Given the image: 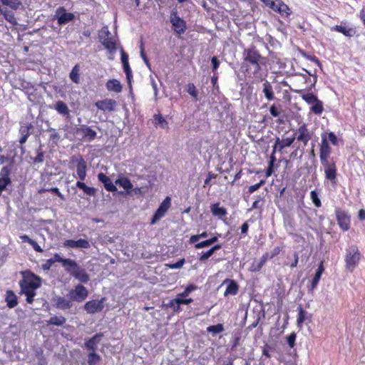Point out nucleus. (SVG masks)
Instances as JSON below:
<instances>
[{"label":"nucleus","instance_id":"f704fd0d","mask_svg":"<svg viewBox=\"0 0 365 365\" xmlns=\"http://www.w3.org/2000/svg\"><path fill=\"white\" fill-rule=\"evenodd\" d=\"M66 322V319L63 316H53L47 321L48 325L62 326Z\"/></svg>","mask_w":365,"mask_h":365},{"label":"nucleus","instance_id":"9d476101","mask_svg":"<svg viewBox=\"0 0 365 365\" xmlns=\"http://www.w3.org/2000/svg\"><path fill=\"white\" fill-rule=\"evenodd\" d=\"M171 205V198L169 196H167L164 200L160 203L159 207L155 211V214L153 216V218L150 221L151 225L155 224L158 221H159L161 218H163L165 213L169 210Z\"/></svg>","mask_w":365,"mask_h":365},{"label":"nucleus","instance_id":"ddd939ff","mask_svg":"<svg viewBox=\"0 0 365 365\" xmlns=\"http://www.w3.org/2000/svg\"><path fill=\"white\" fill-rule=\"evenodd\" d=\"M170 22L173 25L174 31L178 34H183L186 29V24L181 19L176 11H173L170 15Z\"/></svg>","mask_w":365,"mask_h":365},{"label":"nucleus","instance_id":"79ce46f5","mask_svg":"<svg viewBox=\"0 0 365 365\" xmlns=\"http://www.w3.org/2000/svg\"><path fill=\"white\" fill-rule=\"evenodd\" d=\"M207 331L210 333L216 334L222 332L224 331V327L222 324H217L216 325L209 326L207 328Z\"/></svg>","mask_w":365,"mask_h":365},{"label":"nucleus","instance_id":"a211bd4d","mask_svg":"<svg viewBox=\"0 0 365 365\" xmlns=\"http://www.w3.org/2000/svg\"><path fill=\"white\" fill-rule=\"evenodd\" d=\"M63 246L68 248H83L88 249L91 247L89 242L86 239H79L78 240H66L63 242Z\"/></svg>","mask_w":365,"mask_h":365},{"label":"nucleus","instance_id":"c756f323","mask_svg":"<svg viewBox=\"0 0 365 365\" xmlns=\"http://www.w3.org/2000/svg\"><path fill=\"white\" fill-rule=\"evenodd\" d=\"M262 92L267 101H273L274 99V93L273 88L269 82L266 81L263 85Z\"/></svg>","mask_w":365,"mask_h":365},{"label":"nucleus","instance_id":"4468645a","mask_svg":"<svg viewBox=\"0 0 365 365\" xmlns=\"http://www.w3.org/2000/svg\"><path fill=\"white\" fill-rule=\"evenodd\" d=\"M335 214L340 228L344 231L348 230L350 227V216L348 213L337 208L335 210Z\"/></svg>","mask_w":365,"mask_h":365},{"label":"nucleus","instance_id":"412c9836","mask_svg":"<svg viewBox=\"0 0 365 365\" xmlns=\"http://www.w3.org/2000/svg\"><path fill=\"white\" fill-rule=\"evenodd\" d=\"M295 139L296 137L294 135L290 138H283L282 140L277 138L274 145V153L276 152L277 148L281 151L284 148L289 147L294 143Z\"/></svg>","mask_w":365,"mask_h":365},{"label":"nucleus","instance_id":"338daca9","mask_svg":"<svg viewBox=\"0 0 365 365\" xmlns=\"http://www.w3.org/2000/svg\"><path fill=\"white\" fill-rule=\"evenodd\" d=\"M46 190L53 192V193L56 194L57 196H58L61 199L64 200L63 195L60 192V190L58 187H51V188L47 189Z\"/></svg>","mask_w":365,"mask_h":365},{"label":"nucleus","instance_id":"dca6fc26","mask_svg":"<svg viewBox=\"0 0 365 365\" xmlns=\"http://www.w3.org/2000/svg\"><path fill=\"white\" fill-rule=\"evenodd\" d=\"M296 133L298 134L296 139L298 141L302 142L304 146H306L308 142L312 139V134L305 123H303L298 128Z\"/></svg>","mask_w":365,"mask_h":365},{"label":"nucleus","instance_id":"13d9d810","mask_svg":"<svg viewBox=\"0 0 365 365\" xmlns=\"http://www.w3.org/2000/svg\"><path fill=\"white\" fill-rule=\"evenodd\" d=\"M155 119L158 124H160L163 128H165L168 126L167 121L161 115H155Z\"/></svg>","mask_w":365,"mask_h":365},{"label":"nucleus","instance_id":"c9c22d12","mask_svg":"<svg viewBox=\"0 0 365 365\" xmlns=\"http://www.w3.org/2000/svg\"><path fill=\"white\" fill-rule=\"evenodd\" d=\"M1 3L6 6H9L12 10H17L21 5V0H0Z\"/></svg>","mask_w":365,"mask_h":365},{"label":"nucleus","instance_id":"aec40b11","mask_svg":"<svg viewBox=\"0 0 365 365\" xmlns=\"http://www.w3.org/2000/svg\"><path fill=\"white\" fill-rule=\"evenodd\" d=\"M272 10L278 12L282 16L288 17L291 14V9L282 1L278 0L276 1Z\"/></svg>","mask_w":365,"mask_h":365},{"label":"nucleus","instance_id":"f03ea898","mask_svg":"<svg viewBox=\"0 0 365 365\" xmlns=\"http://www.w3.org/2000/svg\"><path fill=\"white\" fill-rule=\"evenodd\" d=\"M300 97L307 104L312 105L310 110L317 115H320L324 111L323 103L318 99L317 96L312 93H305L303 91H297Z\"/></svg>","mask_w":365,"mask_h":365},{"label":"nucleus","instance_id":"49530a36","mask_svg":"<svg viewBox=\"0 0 365 365\" xmlns=\"http://www.w3.org/2000/svg\"><path fill=\"white\" fill-rule=\"evenodd\" d=\"M208 237V233L207 232H202L200 234L192 235L190 237L189 242L190 244H194L198 242L200 239L206 238Z\"/></svg>","mask_w":365,"mask_h":365},{"label":"nucleus","instance_id":"58836bf2","mask_svg":"<svg viewBox=\"0 0 365 365\" xmlns=\"http://www.w3.org/2000/svg\"><path fill=\"white\" fill-rule=\"evenodd\" d=\"M80 68L78 65H76L72 68L70 73V78L71 80L76 83H80V75H79Z\"/></svg>","mask_w":365,"mask_h":365},{"label":"nucleus","instance_id":"4be33fe9","mask_svg":"<svg viewBox=\"0 0 365 365\" xmlns=\"http://www.w3.org/2000/svg\"><path fill=\"white\" fill-rule=\"evenodd\" d=\"M98 179L100 182H101L103 184L104 187L106 188V190L109 192H115L117 190V187H115V185L113 183L111 180L104 173H98Z\"/></svg>","mask_w":365,"mask_h":365},{"label":"nucleus","instance_id":"e2e57ef3","mask_svg":"<svg viewBox=\"0 0 365 365\" xmlns=\"http://www.w3.org/2000/svg\"><path fill=\"white\" fill-rule=\"evenodd\" d=\"M213 255L212 252L211 251V250L210 249L209 250L206 251V252H202L200 258H199V260L200 262H205L210 257H211L212 255Z\"/></svg>","mask_w":365,"mask_h":365},{"label":"nucleus","instance_id":"bb28decb","mask_svg":"<svg viewBox=\"0 0 365 365\" xmlns=\"http://www.w3.org/2000/svg\"><path fill=\"white\" fill-rule=\"evenodd\" d=\"M210 210L212 214L218 217L219 218H222L225 217L227 214V210L222 207H220V203H215L210 206Z\"/></svg>","mask_w":365,"mask_h":365},{"label":"nucleus","instance_id":"a18cd8bd","mask_svg":"<svg viewBox=\"0 0 365 365\" xmlns=\"http://www.w3.org/2000/svg\"><path fill=\"white\" fill-rule=\"evenodd\" d=\"M166 306L171 308L175 312H179L180 311V305L177 298L170 300Z\"/></svg>","mask_w":365,"mask_h":365},{"label":"nucleus","instance_id":"864d4df0","mask_svg":"<svg viewBox=\"0 0 365 365\" xmlns=\"http://www.w3.org/2000/svg\"><path fill=\"white\" fill-rule=\"evenodd\" d=\"M41 146H40L38 150V155L35 158H32L33 163L34 164L41 163L44 160V153L43 151H40Z\"/></svg>","mask_w":365,"mask_h":365},{"label":"nucleus","instance_id":"6e6d98bb","mask_svg":"<svg viewBox=\"0 0 365 365\" xmlns=\"http://www.w3.org/2000/svg\"><path fill=\"white\" fill-rule=\"evenodd\" d=\"M327 136V141L329 140L331 143L334 145H337L339 143L338 138L335 135L334 132H329L328 133H325Z\"/></svg>","mask_w":365,"mask_h":365},{"label":"nucleus","instance_id":"a878e982","mask_svg":"<svg viewBox=\"0 0 365 365\" xmlns=\"http://www.w3.org/2000/svg\"><path fill=\"white\" fill-rule=\"evenodd\" d=\"M106 88L109 91L115 93H120L122 91V85L117 79L108 80L106 84Z\"/></svg>","mask_w":365,"mask_h":365},{"label":"nucleus","instance_id":"6e6552de","mask_svg":"<svg viewBox=\"0 0 365 365\" xmlns=\"http://www.w3.org/2000/svg\"><path fill=\"white\" fill-rule=\"evenodd\" d=\"M71 163L76 164L77 177L80 180H84L86 177L87 164L81 155H73Z\"/></svg>","mask_w":365,"mask_h":365},{"label":"nucleus","instance_id":"a19ab883","mask_svg":"<svg viewBox=\"0 0 365 365\" xmlns=\"http://www.w3.org/2000/svg\"><path fill=\"white\" fill-rule=\"evenodd\" d=\"M324 272V267H323V264L322 263H321V264L319 265V267H318L316 273H315V275L312 279V284L313 287H315L317 285V284L319 283V279L322 277V274Z\"/></svg>","mask_w":365,"mask_h":365},{"label":"nucleus","instance_id":"393cba45","mask_svg":"<svg viewBox=\"0 0 365 365\" xmlns=\"http://www.w3.org/2000/svg\"><path fill=\"white\" fill-rule=\"evenodd\" d=\"M53 301L55 302L56 307L62 310L69 309L73 305L70 300L63 297H56Z\"/></svg>","mask_w":365,"mask_h":365},{"label":"nucleus","instance_id":"423d86ee","mask_svg":"<svg viewBox=\"0 0 365 365\" xmlns=\"http://www.w3.org/2000/svg\"><path fill=\"white\" fill-rule=\"evenodd\" d=\"M243 57L245 62H249L254 67V75H257L260 69V62L262 57L255 47L245 49Z\"/></svg>","mask_w":365,"mask_h":365},{"label":"nucleus","instance_id":"4d7b16f0","mask_svg":"<svg viewBox=\"0 0 365 365\" xmlns=\"http://www.w3.org/2000/svg\"><path fill=\"white\" fill-rule=\"evenodd\" d=\"M265 183V180H261L259 181V182L255 184V185H251L248 188V192L252 194L253 192H255L256 190H257L261 186H262Z\"/></svg>","mask_w":365,"mask_h":365},{"label":"nucleus","instance_id":"37998d69","mask_svg":"<svg viewBox=\"0 0 365 365\" xmlns=\"http://www.w3.org/2000/svg\"><path fill=\"white\" fill-rule=\"evenodd\" d=\"M310 198L317 207L322 206V202L319 197V193L316 190H312L310 192Z\"/></svg>","mask_w":365,"mask_h":365},{"label":"nucleus","instance_id":"09e8293b","mask_svg":"<svg viewBox=\"0 0 365 365\" xmlns=\"http://www.w3.org/2000/svg\"><path fill=\"white\" fill-rule=\"evenodd\" d=\"M100 361V356L95 352L90 353L88 359V365H96Z\"/></svg>","mask_w":365,"mask_h":365},{"label":"nucleus","instance_id":"bf43d9fd","mask_svg":"<svg viewBox=\"0 0 365 365\" xmlns=\"http://www.w3.org/2000/svg\"><path fill=\"white\" fill-rule=\"evenodd\" d=\"M297 335L294 332H292L287 337V341L291 348H293L295 345Z\"/></svg>","mask_w":365,"mask_h":365},{"label":"nucleus","instance_id":"69168bd1","mask_svg":"<svg viewBox=\"0 0 365 365\" xmlns=\"http://www.w3.org/2000/svg\"><path fill=\"white\" fill-rule=\"evenodd\" d=\"M185 264V259H181L175 263L168 264V266L171 269H179L183 266Z\"/></svg>","mask_w":365,"mask_h":365},{"label":"nucleus","instance_id":"c03bdc74","mask_svg":"<svg viewBox=\"0 0 365 365\" xmlns=\"http://www.w3.org/2000/svg\"><path fill=\"white\" fill-rule=\"evenodd\" d=\"M32 129L33 125L31 123H25L21 126L19 129V133L21 135L26 134V135H30Z\"/></svg>","mask_w":365,"mask_h":365},{"label":"nucleus","instance_id":"0e129e2a","mask_svg":"<svg viewBox=\"0 0 365 365\" xmlns=\"http://www.w3.org/2000/svg\"><path fill=\"white\" fill-rule=\"evenodd\" d=\"M194 244H195V247L196 249H202V248L207 247L210 246V242L208 240L202 241L200 242H197Z\"/></svg>","mask_w":365,"mask_h":365},{"label":"nucleus","instance_id":"603ef678","mask_svg":"<svg viewBox=\"0 0 365 365\" xmlns=\"http://www.w3.org/2000/svg\"><path fill=\"white\" fill-rule=\"evenodd\" d=\"M307 318V312L304 311L301 307H299V314L297 317L298 325L302 324Z\"/></svg>","mask_w":365,"mask_h":365},{"label":"nucleus","instance_id":"052dcab7","mask_svg":"<svg viewBox=\"0 0 365 365\" xmlns=\"http://www.w3.org/2000/svg\"><path fill=\"white\" fill-rule=\"evenodd\" d=\"M195 289H196V286L192 285V284L189 285V286H187V287L185 289V290H184L182 293L179 294L178 295H179V296H180V297H187V295H188V294H189L192 291L195 290Z\"/></svg>","mask_w":365,"mask_h":365},{"label":"nucleus","instance_id":"3c124183","mask_svg":"<svg viewBox=\"0 0 365 365\" xmlns=\"http://www.w3.org/2000/svg\"><path fill=\"white\" fill-rule=\"evenodd\" d=\"M21 293L26 295V302L29 304H32L34 302V297L36 294V292L34 291H21Z\"/></svg>","mask_w":365,"mask_h":365},{"label":"nucleus","instance_id":"8fccbe9b","mask_svg":"<svg viewBox=\"0 0 365 365\" xmlns=\"http://www.w3.org/2000/svg\"><path fill=\"white\" fill-rule=\"evenodd\" d=\"M267 257H268V255L267 254H265L262 256V257L260 259L259 262L257 264H253L252 265V270L254 271H259L263 266L264 264H265L267 259Z\"/></svg>","mask_w":365,"mask_h":365},{"label":"nucleus","instance_id":"39448f33","mask_svg":"<svg viewBox=\"0 0 365 365\" xmlns=\"http://www.w3.org/2000/svg\"><path fill=\"white\" fill-rule=\"evenodd\" d=\"M69 264L66 270L70 273L73 277L83 283H86L89 281V275L86 269L79 266L73 259L66 262Z\"/></svg>","mask_w":365,"mask_h":365},{"label":"nucleus","instance_id":"7c9ffc66","mask_svg":"<svg viewBox=\"0 0 365 365\" xmlns=\"http://www.w3.org/2000/svg\"><path fill=\"white\" fill-rule=\"evenodd\" d=\"M0 14L3 15L4 18L13 26L18 24L16 19L13 12L8 11L6 9H1Z\"/></svg>","mask_w":365,"mask_h":365},{"label":"nucleus","instance_id":"2f4dec72","mask_svg":"<svg viewBox=\"0 0 365 365\" xmlns=\"http://www.w3.org/2000/svg\"><path fill=\"white\" fill-rule=\"evenodd\" d=\"M54 108L56 110V111L63 115H68L70 113V110L67 105L62 101H58L56 104L54 105Z\"/></svg>","mask_w":365,"mask_h":365},{"label":"nucleus","instance_id":"4c0bfd02","mask_svg":"<svg viewBox=\"0 0 365 365\" xmlns=\"http://www.w3.org/2000/svg\"><path fill=\"white\" fill-rule=\"evenodd\" d=\"M333 31L340 32L346 36H352L354 34V31L352 29H346L341 25H336L332 28Z\"/></svg>","mask_w":365,"mask_h":365},{"label":"nucleus","instance_id":"c85d7f7f","mask_svg":"<svg viewBox=\"0 0 365 365\" xmlns=\"http://www.w3.org/2000/svg\"><path fill=\"white\" fill-rule=\"evenodd\" d=\"M102 334H96L86 342V347L88 349L91 350L93 352H95V351L97 349V344L99 343Z\"/></svg>","mask_w":365,"mask_h":365},{"label":"nucleus","instance_id":"473e14b6","mask_svg":"<svg viewBox=\"0 0 365 365\" xmlns=\"http://www.w3.org/2000/svg\"><path fill=\"white\" fill-rule=\"evenodd\" d=\"M76 187L83 190V192L90 196H93L96 194V189L92 187L87 186L84 182L81 181L76 182Z\"/></svg>","mask_w":365,"mask_h":365},{"label":"nucleus","instance_id":"f257e3e1","mask_svg":"<svg viewBox=\"0 0 365 365\" xmlns=\"http://www.w3.org/2000/svg\"><path fill=\"white\" fill-rule=\"evenodd\" d=\"M22 279L19 282L21 291H34L41 287V279L29 270L21 271Z\"/></svg>","mask_w":365,"mask_h":365},{"label":"nucleus","instance_id":"f8f14e48","mask_svg":"<svg viewBox=\"0 0 365 365\" xmlns=\"http://www.w3.org/2000/svg\"><path fill=\"white\" fill-rule=\"evenodd\" d=\"M105 297L101 299H93L87 302L84 304V309L88 314H95L101 312L104 308Z\"/></svg>","mask_w":365,"mask_h":365},{"label":"nucleus","instance_id":"72a5a7b5","mask_svg":"<svg viewBox=\"0 0 365 365\" xmlns=\"http://www.w3.org/2000/svg\"><path fill=\"white\" fill-rule=\"evenodd\" d=\"M115 184L122 187L125 190H130L133 188V185L130 180L127 178H120L115 180Z\"/></svg>","mask_w":365,"mask_h":365},{"label":"nucleus","instance_id":"e433bc0d","mask_svg":"<svg viewBox=\"0 0 365 365\" xmlns=\"http://www.w3.org/2000/svg\"><path fill=\"white\" fill-rule=\"evenodd\" d=\"M48 131L51 132L50 136H49V143L53 146L56 145L58 143L60 140L61 136L56 131L54 128H49Z\"/></svg>","mask_w":365,"mask_h":365},{"label":"nucleus","instance_id":"5fc2aeb1","mask_svg":"<svg viewBox=\"0 0 365 365\" xmlns=\"http://www.w3.org/2000/svg\"><path fill=\"white\" fill-rule=\"evenodd\" d=\"M187 91L193 98H197L198 96V92L193 83H188Z\"/></svg>","mask_w":365,"mask_h":365},{"label":"nucleus","instance_id":"f3484780","mask_svg":"<svg viewBox=\"0 0 365 365\" xmlns=\"http://www.w3.org/2000/svg\"><path fill=\"white\" fill-rule=\"evenodd\" d=\"M77 132L82 135V138L85 141L91 142L97 136V133L93 130L90 126L86 125H81L78 129Z\"/></svg>","mask_w":365,"mask_h":365},{"label":"nucleus","instance_id":"0eeeda50","mask_svg":"<svg viewBox=\"0 0 365 365\" xmlns=\"http://www.w3.org/2000/svg\"><path fill=\"white\" fill-rule=\"evenodd\" d=\"M324 168L325 178L329 180L333 186L336 184V163L331 159L330 161L321 163Z\"/></svg>","mask_w":365,"mask_h":365},{"label":"nucleus","instance_id":"b1692460","mask_svg":"<svg viewBox=\"0 0 365 365\" xmlns=\"http://www.w3.org/2000/svg\"><path fill=\"white\" fill-rule=\"evenodd\" d=\"M223 284H227L226 290L224 293V295L225 297L228 295L237 294L239 289V287L234 280L227 279L224 281Z\"/></svg>","mask_w":365,"mask_h":365},{"label":"nucleus","instance_id":"680f3d73","mask_svg":"<svg viewBox=\"0 0 365 365\" xmlns=\"http://www.w3.org/2000/svg\"><path fill=\"white\" fill-rule=\"evenodd\" d=\"M11 180L0 178V195H1L2 192L6 189V187L11 184Z\"/></svg>","mask_w":365,"mask_h":365},{"label":"nucleus","instance_id":"774afa93","mask_svg":"<svg viewBox=\"0 0 365 365\" xmlns=\"http://www.w3.org/2000/svg\"><path fill=\"white\" fill-rule=\"evenodd\" d=\"M53 264H54V263H53V261H52V259L50 258V259H47V260L46 261V262H45V263H43V264H42V269H43V270H49V269H51V266H52Z\"/></svg>","mask_w":365,"mask_h":365},{"label":"nucleus","instance_id":"7ed1b4c3","mask_svg":"<svg viewBox=\"0 0 365 365\" xmlns=\"http://www.w3.org/2000/svg\"><path fill=\"white\" fill-rule=\"evenodd\" d=\"M361 259V253L356 245L349 246L346 251V268L352 272L358 265Z\"/></svg>","mask_w":365,"mask_h":365},{"label":"nucleus","instance_id":"1a4fd4ad","mask_svg":"<svg viewBox=\"0 0 365 365\" xmlns=\"http://www.w3.org/2000/svg\"><path fill=\"white\" fill-rule=\"evenodd\" d=\"M331 153V148L327 141V136L326 133L322 134V140L319 144V158L320 162L330 161V155Z\"/></svg>","mask_w":365,"mask_h":365},{"label":"nucleus","instance_id":"9b49d317","mask_svg":"<svg viewBox=\"0 0 365 365\" xmlns=\"http://www.w3.org/2000/svg\"><path fill=\"white\" fill-rule=\"evenodd\" d=\"M88 292L82 284H77L74 289L68 292V297L71 299L81 302L87 298Z\"/></svg>","mask_w":365,"mask_h":365},{"label":"nucleus","instance_id":"de8ad7c7","mask_svg":"<svg viewBox=\"0 0 365 365\" xmlns=\"http://www.w3.org/2000/svg\"><path fill=\"white\" fill-rule=\"evenodd\" d=\"M11 173V167L10 166H4L1 168L0 171V178H4V180H11L9 175Z\"/></svg>","mask_w":365,"mask_h":365},{"label":"nucleus","instance_id":"6ab92c4d","mask_svg":"<svg viewBox=\"0 0 365 365\" xmlns=\"http://www.w3.org/2000/svg\"><path fill=\"white\" fill-rule=\"evenodd\" d=\"M117 105L115 101L113 99H105L98 101L95 103V106L101 110L103 111H113Z\"/></svg>","mask_w":365,"mask_h":365},{"label":"nucleus","instance_id":"ea45409f","mask_svg":"<svg viewBox=\"0 0 365 365\" xmlns=\"http://www.w3.org/2000/svg\"><path fill=\"white\" fill-rule=\"evenodd\" d=\"M52 259V261L53 262V263L58 262H61L62 264V266L65 268V269L67 268L68 265L69 264H68L66 262L68 261H71L72 259H63L61 257V255L58 253H55L53 257L51 258Z\"/></svg>","mask_w":365,"mask_h":365},{"label":"nucleus","instance_id":"cd10ccee","mask_svg":"<svg viewBox=\"0 0 365 365\" xmlns=\"http://www.w3.org/2000/svg\"><path fill=\"white\" fill-rule=\"evenodd\" d=\"M5 301L8 307L14 308L18 304L17 297L11 290H8L6 292Z\"/></svg>","mask_w":365,"mask_h":365},{"label":"nucleus","instance_id":"20e7f679","mask_svg":"<svg viewBox=\"0 0 365 365\" xmlns=\"http://www.w3.org/2000/svg\"><path fill=\"white\" fill-rule=\"evenodd\" d=\"M99 39L109 53L113 54L118 49L115 38L111 36L108 26H103L101 29L99 34Z\"/></svg>","mask_w":365,"mask_h":365},{"label":"nucleus","instance_id":"5701e85b","mask_svg":"<svg viewBox=\"0 0 365 365\" xmlns=\"http://www.w3.org/2000/svg\"><path fill=\"white\" fill-rule=\"evenodd\" d=\"M120 53H121V61L123 63L124 71L126 74V77L128 81H130V78H132V71L129 66L128 63V56L123 49L120 48Z\"/></svg>","mask_w":365,"mask_h":365},{"label":"nucleus","instance_id":"2eb2a0df","mask_svg":"<svg viewBox=\"0 0 365 365\" xmlns=\"http://www.w3.org/2000/svg\"><path fill=\"white\" fill-rule=\"evenodd\" d=\"M55 17L57 19L59 25H63L73 20L74 14L66 12V9L63 6H61L56 9Z\"/></svg>","mask_w":365,"mask_h":365}]
</instances>
